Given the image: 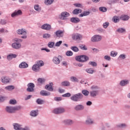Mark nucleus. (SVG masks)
Wrapping results in <instances>:
<instances>
[{
	"mask_svg": "<svg viewBox=\"0 0 130 130\" xmlns=\"http://www.w3.org/2000/svg\"><path fill=\"white\" fill-rule=\"evenodd\" d=\"M90 88L92 90L89 92V96L92 98H95L96 96L99 95V87L96 85H93Z\"/></svg>",
	"mask_w": 130,
	"mask_h": 130,
	"instance_id": "1",
	"label": "nucleus"
},
{
	"mask_svg": "<svg viewBox=\"0 0 130 130\" xmlns=\"http://www.w3.org/2000/svg\"><path fill=\"white\" fill-rule=\"evenodd\" d=\"M21 109L22 107L21 106H16L14 107L7 106L6 108V111H7L8 113H15L16 111H18Z\"/></svg>",
	"mask_w": 130,
	"mask_h": 130,
	"instance_id": "2",
	"label": "nucleus"
},
{
	"mask_svg": "<svg viewBox=\"0 0 130 130\" xmlns=\"http://www.w3.org/2000/svg\"><path fill=\"white\" fill-rule=\"evenodd\" d=\"M43 66H44V62H43V61H37L36 63L33 65L32 70L34 72L37 73L40 71V67H43Z\"/></svg>",
	"mask_w": 130,
	"mask_h": 130,
	"instance_id": "3",
	"label": "nucleus"
},
{
	"mask_svg": "<svg viewBox=\"0 0 130 130\" xmlns=\"http://www.w3.org/2000/svg\"><path fill=\"white\" fill-rule=\"evenodd\" d=\"M84 98V95L82 93H78L72 95L70 99L74 102H79Z\"/></svg>",
	"mask_w": 130,
	"mask_h": 130,
	"instance_id": "4",
	"label": "nucleus"
},
{
	"mask_svg": "<svg viewBox=\"0 0 130 130\" xmlns=\"http://www.w3.org/2000/svg\"><path fill=\"white\" fill-rule=\"evenodd\" d=\"M75 59L79 62H86L89 60V57L85 55H81L76 56Z\"/></svg>",
	"mask_w": 130,
	"mask_h": 130,
	"instance_id": "5",
	"label": "nucleus"
},
{
	"mask_svg": "<svg viewBox=\"0 0 130 130\" xmlns=\"http://www.w3.org/2000/svg\"><path fill=\"white\" fill-rule=\"evenodd\" d=\"M16 32L19 35H23L21 37V38L22 39H27V31L25 28L19 29Z\"/></svg>",
	"mask_w": 130,
	"mask_h": 130,
	"instance_id": "6",
	"label": "nucleus"
},
{
	"mask_svg": "<svg viewBox=\"0 0 130 130\" xmlns=\"http://www.w3.org/2000/svg\"><path fill=\"white\" fill-rule=\"evenodd\" d=\"M102 37L100 35H95L91 37L90 40L91 42H98L101 41Z\"/></svg>",
	"mask_w": 130,
	"mask_h": 130,
	"instance_id": "7",
	"label": "nucleus"
},
{
	"mask_svg": "<svg viewBox=\"0 0 130 130\" xmlns=\"http://www.w3.org/2000/svg\"><path fill=\"white\" fill-rule=\"evenodd\" d=\"M68 17H70V13L67 12H63L61 13L60 19V20L67 21Z\"/></svg>",
	"mask_w": 130,
	"mask_h": 130,
	"instance_id": "8",
	"label": "nucleus"
},
{
	"mask_svg": "<svg viewBox=\"0 0 130 130\" xmlns=\"http://www.w3.org/2000/svg\"><path fill=\"white\" fill-rule=\"evenodd\" d=\"M66 110H64V108H61V107H59L56 109H54V110L53 111V112L55 114H60L61 113H63Z\"/></svg>",
	"mask_w": 130,
	"mask_h": 130,
	"instance_id": "9",
	"label": "nucleus"
},
{
	"mask_svg": "<svg viewBox=\"0 0 130 130\" xmlns=\"http://www.w3.org/2000/svg\"><path fill=\"white\" fill-rule=\"evenodd\" d=\"M54 35L56 38H61L63 37V31L58 30L54 33Z\"/></svg>",
	"mask_w": 130,
	"mask_h": 130,
	"instance_id": "10",
	"label": "nucleus"
},
{
	"mask_svg": "<svg viewBox=\"0 0 130 130\" xmlns=\"http://www.w3.org/2000/svg\"><path fill=\"white\" fill-rule=\"evenodd\" d=\"M28 88L26 89L27 92H34V88H35V84L33 83H29L27 84Z\"/></svg>",
	"mask_w": 130,
	"mask_h": 130,
	"instance_id": "11",
	"label": "nucleus"
},
{
	"mask_svg": "<svg viewBox=\"0 0 130 130\" xmlns=\"http://www.w3.org/2000/svg\"><path fill=\"white\" fill-rule=\"evenodd\" d=\"M63 123L65 125L70 126L71 125H73V124H74V121H73L72 119H66L63 120Z\"/></svg>",
	"mask_w": 130,
	"mask_h": 130,
	"instance_id": "12",
	"label": "nucleus"
},
{
	"mask_svg": "<svg viewBox=\"0 0 130 130\" xmlns=\"http://www.w3.org/2000/svg\"><path fill=\"white\" fill-rule=\"evenodd\" d=\"M83 37L80 34H74L72 35L73 40H82Z\"/></svg>",
	"mask_w": 130,
	"mask_h": 130,
	"instance_id": "13",
	"label": "nucleus"
},
{
	"mask_svg": "<svg viewBox=\"0 0 130 130\" xmlns=\"http://www.w3.org/2000/svg\"><path fill=\"white\" fill-rule=\"evenodd\" d=\"M22 15V11L21 10H15L12 14V18H16V17H18V16H20Z\"/></svg>",
	"mask_w": 130,
	"mask_h": 130,
	"instance_id": "14",
	"label": "nucleus"
},
{
	"mask_svg": "<svg viewBox=\"0 0 130 130\" xmlns=\"http://www.w3.org/2000/svg\"><path fill=\"white\" fill-rule=\"evenodd\" d=\"M74 109L76 111H82L85 109V106L82 104H78L74 107Z\"/></svg>",
	"mask_w": 130,
	"mask_h": 130,
	"instance_id": "15",
	"label": "nucleus"
},
{
	"mask_svg": "<svg viewBox=\"0 0 130 130\" xmlns=\"http://www.w3.org/2000/svg\"><path fill=\"white\" fill-rule=\"evenodd\" d=\"M52 86H53V83L52 82H51L49 83V84L45 85V89L46 90H47L48 91L52 92V91H53V88L52 87Z\"/></svg>",
	"mask_w": 130,
	"mask_h": 130,
	"instance_id": "16",
	"label": "nucleus"
},
{
	"mask_svg": "<svg viewBox=\"0 0 130 130\" xmlns=\"http://www.w3.org/2000/svg\"><path fill=\"white\" fill-rule=\"evenodd\" d=\"M1 82L3 84H8L10 83V78L7 76H3L1 78Z\"/></svg>",
	"mask_w": 130,
	"mask_h": 130,
	"instance_id": "17",
	"label": "nucleus"
},
{
	"mask_svg": "<svg viewBox=\"0 0 130 130\" xmlns=\"http://www.w3.org/2000/svg\"><path fill=\"white\" fill-rule=\"evenodd\" d=\"M22 45L20 43H13L12 44V47L14 49H20Z\"/></svg>",
	"mask_w": 130,
	"mask_h": 130,
	"instance_id": "18",
	"label": "nucleus"
},
{
	"mask_svg": "<svg viewBox=\"0 0 130 130\" xmlns=\"http://www.w3.org/2000/svg\"><path fill=\"white\" fill-rule=\"evenodd\" d=\"M41 28L43 30H47L48 31V30H50V29H51V25L49 24L45 23L41 26Z\"/></svg>",
	"mask_w": 130,
	"mask_h": 130,
	"instance_id": "19",
	"label": "nucleus"
},
{
	"mask_svg": "<svg viewBox=\"0 0 130 130\" xmlns=\"http://www.w3.org/2000/svg\"><path fill=\"white\" fill-rule=\"evenodd\" d=\"M13 126L15 130H21L22 129V125L19 123H14L13 124Z\"/></svg>",
	"mask_w": 130,
	"mask_h": 130,
	"instance_id": "20",
	"label": "nucleus"
},
{
	"mask_svg": "<svg viewBox=\"0 0 130 130\" xmlns=\"http://www.w3.org/2000/svg\"><path fill=\"white\" fill-rule=\"evenodd\" d=\"M40 94L42 96H50V92L45 90H41Z\"/></svg>",
	"mask_w": 130,
	"mask_h": 130,
	"instance_id": "21",
	"label": "nucleus"
},
{
	"mask_svg": "<svg viewBox=\"0 0 130 130\" xmlns=\"http://www.w3.org/2000/svg\"><path fill=\"white\" fill-rule=\"evenodd\" d=\"M29 66L28 63H26L25 62H22L19 65V68L20 69H27Z\"/></svg>",
	"mask_w": 130,
	"mask_h": 130,
	"instance_id": "22",
	"label": "nucleus"
},
{
	"mask_svg": "<svg viewBox=\"0 0 130 130\" xmlns=\"http://www.w3.org/2000/svg\"><path fill=\"white\" fill-rule=\"evenodd\" d=\"M129 82L127 80H123L120 81L119 85L121 86V87H123L126 86V85L128 84Z\"/></svg>",
	"mask_w": 130,
	"mask_h": 130,
	"instance_id": "23",
	"label": "nucleus"
},
{
	"mask_svg": "<svg viewBox=\"0 0 130 130\" xmlns=\"http://www.w3.org/2000/svg\"><path fill=\"white\" fill-rule=\"evenodd\" d=\"M85 72H86L87 74H89V75H93L94 73H96V71H95L93 68H87L85 70Z\"/></svg>",
	"mask_w": 130,
	"mask_h": 130,
	"instance_id": "24",
	"label": "nucleus"
},
{
	"mask_svg": "<svg viewBox=\"0 0 130 130\" xmlns=\"http://www.w3.org/2000/svg\"><path fill=\"white\" fill-rule=\"evenodd\" d=\"M17 57V55L16 54H10L7 56V59L8 60H12L13 58H16Z\"/></svg>",
	"mask_w": 130,
	"mask_h": 130,
	"instance_id": "25",
	"label": "nucleus"
},
{
	"mask_svg": "<svg viewBox=\"0 0 130 130\" xmlns=\"http://www.w3.org/2000/svg\"><path fill=\"white\" fill-rule=\"evenodd\" d=\"M70 21L72 22V23H77L80 22V19L78 17H72L70 19Z\"/></svg>",
	"mask_w": 130,
	"mask_h": 130,
	"instance_id": "26",
	"label": "nucleus"
},
{
	"mask_svg": "<svg viewBox=\"0 0 130 130\" xmlns=\"http://www.w3.org/2000/svg\"><path fill=\"white\" fill-rule=\"evenodd\" d=\"M52 61L55 64H59L60 62V60L57 57H54Z\"/></svg>",
	"mask_w": 130,
	"mask_h": 130,
	"instance_id": "27",
	"label": "nucleus"
},
{
	"mask_svg": "<svg viewBox=\"0 0 130 130\" xmlns=\"http://www.w3.org/2000/svg\"><path fill=\"white\" fill-rule=\"evenodd\" d=\"M73 15H78L80 13H82V9H75L73 11Z\"/></svg>",
	"mask_w": 130,
	"mask_h": 130,
	"instance_id": "28",
	"label": "nucleus"
},
{
	"mask_svg": "<svg viewBox=\"0 0 130 130\" xmlns=\"http://www.w3.org/2000/svg\"><path fill=\"white\" fill-rule=\"evenodd\" d=\"M70 85V82L68 81H64L61 83V86H63V87H69Z\"/></svg>",
	"mask_w": 130,
	"mask_h": 130,
	"instance_id": "29",
	"label": "nucleus"
},
{
	"mask_svg": "<svg viewBox=\"0 0 130 130\" xmlns=\"http://www.w3.org/2000/svg\"><path fill=\"white\" fill-rule=\"evenodd\" d=\"M30 115L31 116H33L34 117H35V116H37L38 115V110L31 111Z\"/></svg>",
	"mask_w": 130,
	"mask_h": 130,
	"instance_id": "30",
	"label": "nucleus"
},
{
	"mask_svg": "<svg viewBox=\"0 0 130 130\" xmlns=\"http://www.w3.org/2000/svg\"><path fill=\"white\" fill-rule=\"evenodd\" d=\"M85 123L87 125H91L94 123V121L91 118H87L85 121Z\"/></svg>",
	"mask_w": 130,
	"mask_h": 130,
	"instance_id": "31",
	"label": "nucleus"
},
{
	"mask_svg": "<svg viewBox=\"0 0 130 130\" xmlns=\"http://www.w3.org/2000/svg\"><path fill=\"white\" fill-rule=\"evenodd\" d=\"M89 15H90L89 11H84L83 13H81L80 15H79V17L82 18L83 17H84L85 16H89Z\"/></svg>",
	"mask_w": 130,
	"mask_h": 130,
	"instance_id": "32",
	"label": "nucleus"
},
{
	"mask_svg": "<svg viewBox=\"0 0 130 130\" xmlns=\"http://www.w3.org/2000/svg\"><path fill=\"white\" fill-rule=\"evenodd\" d=\"M129 19V16L127 15H122L120 17V20L122 21H127Z\"/></svg>",
	"mask_w": 130,
	"mask_h": 130,
	"instance_id": "33",
	"label": "nucleus"
},
{
	"mask_svg": "<svg viewBox=\"0 0 130 130\" xmlns=\"http://www.w3.org/2000/svg\"><path fill=\"white\" fill-rule=\"evenodd\" d=\"M5 89L8 91H13V90L15 89V86L14 85H9L8 86H6Z\"/></svg>",
	"mask_w": 130,
	"mask_h": 130,
	"instance_id": "34",
	"label": "nucleus"
},
{
	"mask_svg": "<svg viewBox=\"0 0 130 130\" xmlns=\"http://www.w3.org/2000/svg\"><path fill=\"white\" fill-rule=\"evenodd\" d=\"M81 92H82L81 94H82V95H84L86 97H87V96H89V91L86 89L82 90Z\"/></svg>",
	"mask_w": 130,
	"mask_h": 130,
	"instance_id": "35",
	"label": "nucleus"
},
{
	"mask_svg": "<svg viewBox=\"0 0 130 130\" xmlns=\"http://www.w3.org/2000/svg\"><path fill=\"white\" fill-rule=\"evenodd\" d=\"M116 127L118 128H124V127H126V125L124 123L118 124L116 125Z\"/></svg>",
	"mask_w": 130,
	"mask_h": 130,
	"instance_id": "36",
	"label": "nucleus"
},
{
	"mask_svg": "<svg viewBox=\"0 0 130 130\" xmlns=\"http://www.w3.org/2000/svg\"><path fill=\"white\" fill-rule=\"evenodd\" d=\"M117 32L118 33H125V29L123 28H119L116 30Z\"/></svg>",
	"mask_w": 130,
	"mask_h": 130,
	"instance_id": "37",
	"label": "nucleus"
},
{
	"mask_svg": "<svg viewBox=\"0 0 130 130\" xmlns=\"http://www.w3.org/2000/svg\"><path fill=\"white\" fill-rule=\"evenodd\" d=\"M55 43L54 42H49L48 44V47L49 48H53Z\"/></svg>",
	"mask_w": 130,
	"mask_h": 130,
	"instance_id": "38",
	"label": "nucleus"
},
{
	"mask_svg": "<svg viewBox=\"0 0 130 130\" xmlns=\"http://www.w3.org/2000/svg\"><path fill=\"white\" fill-rule=\"evenodd\" d=\"M36 103L37 104L41 105L44 103V100H41V99H38L36 101Z\"/></svg>",
	"mask_w": 130,
	"mask_h": 130,
	"instance_id": "39",
	"label": "nucleus"
},
{
	"mask_svg": "<svg viewBox=\"0 0 130 130\" xmlns=\"http://www.w3.org/2000/svg\"><path fill=\"white\" fill-rule=\"evenodd\" d=\"M112 21H114V23H117L119 22V18L116 16H115L113 17Z\"/></svg>",
	"mask_w": 130,
	"mask_h": 130,
	"instance_id": "40",
	"label": "nucleus"
},
{
	"mask_svg": "<svg viewBox=\"0 0 130 130\" xmlns=\"http://www.w3.org/2000/svg\"><path fill=\"white\" fill-rule=\"evenodd\" d=\"M53 3V0H45V4L47 6H49L51 5Z\"/></svg>",
	"mask_w": 130,
	"mask_h": 130,
	"instance_id": "41",
	"label": "nucleus"
},
{
	"mask_svg": "<svg viewBox=\"0 0 130 130\" xmlns=\"http://www.w3.org/2000/svg\"><path fill=\"white\" fill-rule=\"evenodd\" d=\"M51 37V35L49 34H45L43 35V38H45V39H48Z\"/></svg>",
	"mask_w": 130,
	"mask_h": 130,
	"instance_id": "42",
	"label": "nucleus"
},
{
	"mask_svg": "<svg viewBox=\"0 0 130 130\" xmlns=\"http://www.w3.org/2000/svg\"><path fill=\"white\" fill-rule=\"evenodd\" d=\"M99 10L101 12H102L103 13H105L106 12H107V8H106V7H100Z\"/></svg>",
	"mask_w": 130,
	"mask_h": 130,
	"instance_id": "43",
	"label": "nucleus"
},
{
	"mask_svg": "<svg viewBox=\"0 0 130 130\" xmlns=\"http://www.w3.org/2000/svg\"><path fill=\"white\" fill-rule=\"evenodd\" d=\"M71 49H72L73 51H74V52H78V51H79V48L76 46L71 47Z\"/></svg>",
	"mask_w": 130,
	"mask_h": 130,
	"instance_id": "44",
	"label": "nucleus"
},
{
	"mask_svg": "<svg viewBox=\"0 0 130 130\" xmlns=\"http://www.w3.org/2000/svg\"><path fill=\"white\" fill-rule=\"evenodd\" d=\"M38 82L39 84H43V83L45 82V79L44 78H39L38 79Z\"/></svg>",
	"mask_w": 130,
	"mask_h": 130,
	"instance_id": "45",
	"label": "nucleus"
},
{
	"mask_svg": "<svg viewBox=\"0 0 130 130\" xmlns=\"http://www.w3.org/2000/svg\"><path fill=\"white\" fill-rule=\"evenodd\" d=\"M79 47L82 50H88V48L86 47V45H79Z\"/></svg>",
	"mask_w": 130,
	"mask_h": 130,
	"instance_id": "46",
	"label": "nucleus"
},
{
	"mask_svg": "<svg viewBox=\"0 0 130 130\" xmlns=\"http://www.w3.org/2000/svg\"><path fill=\"white\" fill-rule=\"evenodd\" d=\"M119 58L125 59L126 58V55L125 54H121L119 56Z\"/></svg>",
	"mask_w": 130,
	"mask_h": 130,
	"instance_id": "47",
	"label": "nucleus"
},
{
	"mask_svg": "<svg viewBox=\"0 0 130 130\" xmlns=\"http://www.w3.org/2000/svg\"><path fill=\"white\" fill-rule=\"evenodd\" d=\"M54 101L58 102L59 101H61V100H62V98H61V97L55 96L54 98Z\"/></svg>",
	"mask_w": 130,
	"mask_h": 130,
	"instance_id": "48",
	"label": "nucleus"
},
{
	"mask_svg": "<svg viewBox=\"0 0 130 130\" xmlns=\"http://www.w3.org/2000/svg\"><path fill=\"white\" fill-rule=\"evenodd\" d=\"M9 103L12 105H15V104H17V101L15 100H11L9 102Z\"/></svg>",
	"mask_w": 130,
	"mask_h": 130,
	"instance_id": "49",
	"label": "nucleus"
},
{
	"mask_svg": "<svg viewBox=\"0 0 130 130\" xmlns=\"http://www.w3.org/2000/svg\"><path fill=\"white\" fill-rule=\"evenodd\" d=\"M89 64L92 66V67H97V63L95 61H89Z\"/></svg>",
	"mask_w": 130,
	"mask_h": 130,
	"instance_id": "50",
	"label": "nucleus"
},
{
	"mask_svg": "<svg viewBox=\"0 0 130 130\" xmlns=\"http://www.w3.org/2000/svg\"><path fill=\"white\" fill-rule=\"evenodd\" d=\"M110 55L111 56H113V57H115V56H116V55H117V52H115L114 51H111Z\"/></svg>",
	"mask_w": 130,
	"mask_h": 130,
	"instance_id": "51",
	"label": "nucleus"
},
{
	"mask_svg": "<svg viewBox=\"0 0 130 130\" xmlns=\"http://www.w3.org/2000/svg\"><path fill=\"white\" fill-rule=\"evenodd\" d=\"M61 43H62V41H61L57 42L55 45V46H56L57 47H59V46H60V45H61Z\"/></svg>",
	"mask_w": 130,
	"mask_h": 130,
	"instance_id": "52",
	"label": "nucleus"
},
{
	"mask_svg": "<svg viewBox=\"0 0 130 130\" xmlns=\"http://www.w3.org/2000/svg\"><path fill=\"white\" fill-rule=\"evenodd\" d=\"M73 52L71 51H68L66 52V55L67 56H72V55H73Z\"/></svg>",
	"mask_w": 130,
	"mask_h": 130,
	"instance_id": "53",
	"label": "nucleus"
},
{
	"mask_svg": "<svg viewBox=\"0 0 130 130\" xmlns=\"http://www.w3.org/2000/svg\"><path fill=\"white\" fill-rule=\"evenodd\" d=\"M108 26H109V22H106L104 23V24H103L104 28L106 29V28H107V27H108Z\"/></svg>",
	"mask_w": 130,
	"mask_h": 130,
	"instance_id": "54",
	"label": "nucleus"
},
{
	"mask_svg": "<svg viewBox=\"0 0 130 130\" xmlns=\"http://www.w3.org/2000/svg\"><path fill=\"white\" fill-rule=\"evenodd\" d=\"M71 79L73 82H79V80L76 77H71Z\"/></svg>",
	"mask_w": 130,
	"mask_h": 130,
	"instance_id": "55",
	"label": "nucleus"
},
{
	"mask_svg": "<svg viewBox=\"0 0 130 130\" xmlns=\"http://www.w3.org/2000/svg\"><path fill=\"white\" fill-rule=\"evenodd\" d=\"M104 59L106 60H108L109 61L111 60V57H110V56H108V55H106L104 56Z\"/></svg>",
	"mask_w": 130,
	"mask_h": 130,
	"instance_id": "56",
	"label": "nucleus"
},
{
	"mask_svg": "<svg viewBox=\"0 0 130 130\" xmlns=\"http://www.w3.org/2000/svg\"><path fill=\"white\" fill-rule=\"evenodd\" d=\"M72 94L70 93H67L62 95V97H71Z\"/></svg>",
	"mask_w": 130,
	"mask_h": 130,
	"instance_id": "57",
	"label": "nucleus"
},
{
	"mask_svg": "<svg viewBox=\"0 0 130 130\" xmlns=\"http://www.w3.org/2000/svg\"><path fill=\"white\" fill-rule=\"evenodd\" d=\"M6 100V98L4 96L0 95V102H4Z\"/></svg>",
	"mask_w": 130,
	"mask_h": 130,
	"instance_id": "58",
	"label": "nucleus"
},
{
	"mask_svg": "<svg viewBox=\"0 0 130 130\" xmlns=\"http://www.w3.org/2000/svg\"><path fill=\"white\" fill-rule=\"evenodd\" d=\"M1 24H2V25H6V24H7V20L5 19H1Z\"/></svg>",
	"mask_w": 130,
	"mask_h": 130,
	"instance_id": "59",
	"label": "nucleus"
},
{
	"mask_svg": "<svg viewBox=\"0 0 130 130\" xmlns=\"http://www.w3.org/2000/svg\"><path fill=\"white\" fill-rule=\"evenodd\" d=\"M14 41H15V42H22V41H23V40L21 39L15 38L14 39Z\"/></svg>",
	"mask_w": 130,
	"mask_h": 130,
	"instance_id": "60",
	"label": "nucleus"
},
{
	"mask_svg": "<svg viewBox=\"0 0 130 130\" xmlns=\"http://www.w3.org/2000/svg\"><path fill=\"white\" fill-rule=\"evenodd\" d=\"M92 102L88 101L86 102V105L87 106H91V105H92Z\"/></svg>",
	"mask_w": 130,
	"mask_h": 130,
	"instance_id": "61",
	"label": "nucleus"
},
{
	"mask_svg": "<svg viewBox=\"0 0 130 130\" xmlns=\"http://www.w3.org/2000/svg\"><path fill=\"white\" fill-rule=\"evenodd\" d=\"M21 130H30V127L29 126H25L24 127H22Z\"/></svg>",
	"mask_w": 130,
	"mask_h": 130,
	"instance_id": "62",
	"label": "nucleus"
},
{
	"mask_svg": "<svg viewBox=\"0 0 130 130\" xmlns=\"http://www.w3.org/2000/svg\"><path fill=\"white\" fill-rule=\"evenodd\" d=\"M74 6L77 8H81L82 7V5L81 4H75Z\"/></svg>",
	"mask_w": 130,
	"mask_h": 130,
	"instance_id": "63",
	"label": "nucleus"
},
{
	"mask_svg": "<svg viewBox=\"0 0 130 130\" xmlns=\"http://www.w3.org/2000/svg\"><path fill=\"white\" fill-rule=\"evenodd\" d=\"M41 50H45V51H46V52H50V50L46 48H43L41 49Z\"/></svg>",
	"mask_w": 130,
	"mask_h": 130,
	"instance_id": "64",
	"label": "nucleus"
}]
</instances>
